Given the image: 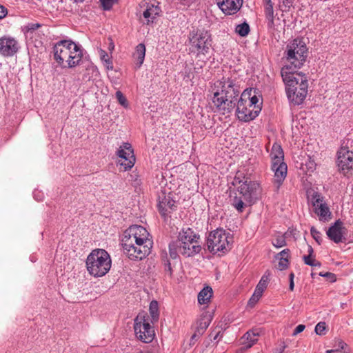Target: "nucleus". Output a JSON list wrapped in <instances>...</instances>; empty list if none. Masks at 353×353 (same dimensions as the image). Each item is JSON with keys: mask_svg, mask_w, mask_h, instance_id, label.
Returning <instances> with one entry per match:
<instances>
[{"mask_svg": "<svg viewBox=\"0 0 353 353\" xmlns=\"http://www.w3.org/2000/svg\"><path fill=\"white\" fill-rule=\"evenodd\" d=\"M213 97L212 102L216 111L222 114H230L236 108V114L239 120L248 122L254 119L259 114L261 108H250L246 103L249 99L248 92L240 95L239 85L235 79L223 77L216 81L212 86Z\"/></svg>", "mask_w": 353, "mask_h": 353, "instance_id": "f257e3e1", "label": "nucleus"}, {"mask_svg": "<svg viewBox=\"0 0 353 353\" xmlns=\"http://www.w3.org/2000/svg\"><path fill=\"white\" fill-rule=\"evenodd\" d=\"M123 253L131 260H141L148 256L152 247L149 232L141 225H132L125 232L121 240Z\"/></svg>", "mask_w": 353, "mask_h": 353, "instance_id": "f03ea898", "label": "nucleus"}, {"mask_svg": "<svg viewBox=\"0 0 353 353\" xmlns=\"http://www.w3.org/2000/svg\"><path fill=\"white\" fill-rule=\"evenodd\" d=\"M281 74L285 85L286 94L289 101L294 105L303 103L307 94V77L301 72L290 70L288 66H283Z\"/></svg>", "mask_w": 353, "mask_h": 353, "instance_id": "7ed1b4c3", "label": "nucleus"}, {"mask_svg": "<svg viewBox=\"0 0 353 353\" xmlns=\"http://www.w3.org/2000/svg\"><path fill=\"white\" fill-rule=\"evenodd\" d=\"M240 196H234L230 199L231 205L239 212H242L247 205H251L258 199L261 193L260 184L256 181H245L237 189Z\"/></svg>", "mask_w": 353, "mask_h": 353, "instance_id": "20e7f679", "label": "nucleus"}, {"mask_svg": "<svg viewBox=\"0 0 353 353\" xmlns=\"http://www.w3.org/2000/svg\"><path fill=\"white\" fill-rule=\"evenodd\" d=\"M308 48L301 37H297L289 41L284 52V58L287 61L285 66L290 70L301 68L306 61Z\"/></svg>", "mask_w": 353, "mask_h": 353, "instance_id": "39448f33", "label": "nucleus"}, {"mask_svg": "<svg viewBox=\"0 0 353 353\" xmlns=\"http://www.w3.org/2000/svg\"><path fill=\"white\" fill-rule=\"evenodd\" d=\"M85 263L87 270L90 275L101 277L109 272L112 261L107 251L96 249L88 254Z\"/></svg>", "mask_w": 353, "mask_h": 353, "instance_id": "423d86ee", "label": "nucleus"}, {"mask_svg": "<svg viewBox=\"0 0 353 353\" xmlns=\"http://www.w3.org/2000/svg\"><path fill=\"white\" fill-rule=\"evenodd\" d=\"M189 54L195 55L196 58L205 56L212 47L210 33L204 30H192L188 36Z\"/></svg>", "mask_w": 353, "mask_h": 353, "instance_id": "0eeeda50", "label": "nucleus"}, {"mask_svg": "<svg viewBox=\"0 0 353 353\" xmlns=\"http://www.w3.org/2000/svg\"><path fill=\"white\" fill-rule=\"evenodd\" d=\"M232 241L233 237L230 233L222 228H218L209 233L206 245L208 250L213 254H224L232 249Z\"/></svg>", "mask_w": 353, "mask_h": 353, "instance_id": "6e6552de", "label": "nucleus"}, {"mask_svg": "<svg viewBox=\"0 0 353 353\" xmlns=\"http://www.w3.org/2000/svg\"><path fill=\"white\" fill-rule=\"evenodd\" d=\"M150 317L144 313H139L134 319V330L137 339L148 343L153 341L155 333L150 324Z\"/></svg>", "mask_w": 353, "mask_h": 353, "instance_id": "1a4fd4ad", "label": "nucleus"}, {"mask_svg": "<svg viewBox=\"0 0 353 353\" xmlns=\"http://www.w3.org/2000/svg\"><path fill=\"white\" fill-rule=\"evenodd\" d=\"M73 44L71 39H63L57 41L53 47L54 59L62 68H66L65 63Z\"/></svg>", "mask_w": 353, "mask_h": 353, "instance_id": "9d476101", "label": "nucleus"}, {"mask_svg": "<svg viewBox=\"0 0 353 353\" xmlns=\"http://www.w3.org/2000/svg\"><path fill=\"white\" fill-rule=\"evenodd\" d=\"M157 206L160 214L165 220L170 218L171 214L177 208L172 194L169 192L166 194L164 192H161L159 194Z\"/></svg>", "mask_w": 353, "mask_h": 353, "instance_id": "9b49d317", "label": "nucleus"}, {"mask_svg": "<svg viewBox=\"0 0 353 353\" xmlns=\"http://www.w3.org/2000/svg\"><path fill=\"white\" fill-rule=\"evenodd\" d=\"M337 165L344 175L353 170V152L347 146L341 145L337 152Z\"/></svg>", "mask_w": 353, "mask_h": 353, "instance_id": "f8f14e48", "label": "nucleus"}, {"mask_svg": "<svg viewBox=\"0 0 353 353\" xmlns=\"http://www.w3.org/2000/svg\"><path fill=\"white\" fill-rule=\"evenodd\" d=\"M21 48L19 41L10 35L0 37V55L3 57H12L16 55Z\"/></svg>", "mask_w": 353, "mask_h": 353, "instance_id": "ddd939ff", "label": "nucleus"}, {"mask_svg": "<svg viewBox=\"0 0 353 353\" xmlns=\"http://www.w3.org/2000/svg\"><path fill=\"white\" fill-rule=\"evenodd\" d=\"M117 154L121 159L119 164L123 168V171H127L134 166L135 157L130 143L128 142L123 143L118 150Z\"/></svg>", "mask_w": 353, "mask_h": 353, "instance_id": "4468645a", "label": "nucleus"}, {"mask_svg": "<svg viewBox=\"0 0 353 353\" xmlns=\"http://www.w3.org/2000/svg\"><path fill=\"white\" fill-rule=\"evenodd\" d=\"M311 201L314 212L318 215L319 220L321 221H328L331 218L332 214L324 201L323 196L320 193L315 192L312 196Z\"/></svg>", "mask_w": 353, "mask_h": 353, "instance_id": "2eb2a0df", "label": "nucleus"}, {"mask_svg": "<svg viewBox=\"0 0 353 353\" xmlns=\"http://www.w3.org/2000/svg\"><path fill=\"white\" fill-rule=\"evenodd\" d=\"M272 170L274 172L273 184L278 192L287 176L288 167L285 163H272Z\"/></svg>", "mask_w": 353, "mask_h": 353, "instance_id": "dca6fc26", "label": "nucleus"}, {"mask_svg": "<svg viewBox=\"0 0 353 353\" xmlns=\"http://www.w3.org/2000/svg\"><path fill=\"white\" fill-rule=\"evenodd\" d=\"M217 6L225 15L236 14L243 5V0H216Z\"/></svg>", "mask_w": 353, "mask_h": 353, "instance_id": "f3484780", "label": "nucleus"}, {"mask_svg": "<svg viewBox=\"0 0 353 353\" xmlns=\"http://www.w3.org/2000/svg\"><path fill=\"white\" fill-rule=\"evenodd\" d=\"M213 319V313L210 312H203L193 325L194 336H201L210 324Z\"/></svg>", "mask_w": 353, "mask_h": 353, "instance_id": "a211bd4d", "label": "nucleus"}, {"mask_svg": "<svg viewBox=\"0 0 353 353\" xmlns=\"http://www.w3.org/2000/svg\"><path fill=\"white\" fill-rule=\"evenodd\" d=\"M345 230L343 222L338 219L329 228L326 234L330 240L336 243H339L343 241V236Z\"/></svg>", "mask_w": 353, "mask_h": 353, "instance_id": "6ab92c4d", "label": "nucleus"}, {"mask_svg": "<svg viewBox=\"0 0 353 353\" xmlns=\"http://www.w3.org/2000/svg\"><path fill=\"white\" fill-rule=\"evenodd\" d=\"M83 50L81 45L74 42L68 57L66 67L71 68L79 65L83 58Z\"/></svg>", "mask_w": 353, "mask_h": 353, "instance_id": "aec40b11", "label": "nucleus"}, {"mask_svg": "<svg viewBox=\"0 0 353 353\" xmlns=\"http://www.w3.org/2000/svg\"><path fill=\"white\" fill-rule=\"evenodd\" d=\"M179 245V253L185 257H190L199 253L201 250L199 241L195 243H190L187 242H177Z\"/></svg>", "mask_w": 353, "mask_h": 353, "instance_id": "412c9836", "label": "nucleus"}, {"mask_svg": "<svg viewBox=\"0 0 353 353\" xmlns=\"http://www.w3.org/2000/svg\"><path fill=\"white\" fill-rule=\"evenodd\" d=\"M161 11V10L159 5H155L152 2L147 3L146 9L143 13V16L146 21V23H152L157 17L159 15Z\"/></svg>", "mask_w": 353, "mask_h": 353, "instance_id": "4be33fe9", "label": "nucleus"}, {"mask_svg": "<svg viewBox=\"0 0 353 353\" xmlns=\"http://www.w3.org/2000/svg\"><path fill=\"white\" fill-rule=\"evenodd\" d=\"M199 239V235L196 234L192 229L187 228L185 229H183L182 231L179 232L178 240L174 241L195 243V242H197Z\"/></svg>", "mask_w": 353, "mask_h": 353, "instance_id": "5701e85b", "label": "nucleus"}, {"mask_svg": "<svg viewBox=\"0 0 353 353\" xmlns=\"http://www.w3.org/2000/svg\"><path fill=\"white\" fill-rule=\"evenodd\" d=\"M259 336V332L257 330H249L241 338V343L246 348H250L256 343Z\"/></svg>", "mask_w": 353, "mask_h": 353, "instance_id": "b1692460", "label": "nucleus"}, {"mask_svg": "<svg viewBox=\"0 0 353 353\" xmlns=\"http://www.w3.org/2000/svg\"><path fill=\"white\" fill-rule=\"evenodd\" d=\"M272 160V163H285L284 160V154L281 146L278 143H274L271 152L270 154Z\"/></svg>", "mask_w": 353, "mask_h": 353, "instance_id": "393cba45", "label": "nucleus"}, {"mask_svg": "<svg viewBox=\"0 0 353 353\" xmlns=\"http://www.w3.org/2000/svg\"><path fill=\"white\" fill-rule=\"evenodd\" d=\"M213 291L211 287L203 288L198 294V302L199 304H208L212 296Z\"/></svg>", "mask_w": 353, "mask_h": 353, "instance_id": "a878e982", "label": "nucleus"}, {"mask_svg": "<svg viewBox=\"0 0 353 353\" xmlns=\"http://www.w3.org/2000/svg\"><path fill=\"white\" fill-rule=\"evenodd\" d=\"M145 55V46L143 43H139L136 47L135 52L134 54V58L137 59V65L140 68L143 64Z\"/></svg>", "mask_w": 353, "mask_h": 353, "instance_id": "bb28decb", "label": "nucleus"}, {"mask_svg": "<svg viewBox=\"0 0 353 353\" xmlns=\"http://www.w3.org/2000/svg\"><path fill=\"white\" fill-rule=\"evenodd\" d=\"M270 273L269 272H266L261 278L259 283L257 284L254 292L263 294L264 290L266 289L268 286V283L270 281Z\"/></svg>", "mask_w": 353, "mask_h": 353, "instance_id": "cd10ccee", "label": "nucleus"}, {"mask_svg": "<svg viewBox=\"0 0 353 353\" xmlns=\"http://www.w3.org/2000/svg\"><path fill=\"white\" fill-rule=\"evenodd\" d=\"M252 89H246L243 92H248L249 94V99H246V103L249 105L250 108H253L256 110V108H261L259 105H257L259 102V99L256 95L252 96Z\"/></svg>", "mask_w": 353, "mask_h": 353, "instance_id": "c85d7f7f", "label": "nucleus"}, {"mask_svg": "<svg viewBox=\"0 0 353 353\" xmlns=\"http://www.w3.org/2000/svg\"><path fill=\"white\" fill-rule=\"evenodd\" d=\"M265 17L269 23L272 25L274 23V9L271 0H267L265 9Z\"/></svg>", "mask_w": 353, "mask_h": 353, "instance_id": "c756f323", "label": "nucleus"}, {"mask_svg": "<svg viewBox=\"0 0 353 353\" xmlns=\"http://www.w3.org/2000/svg\"><path fill=\"white\" fill-rule=\"evenodd\" d=\"M250 26L247 22L239 24L235 28V32L241 37H245L250 32Z\"/></svg>", "mask_w": 353, "mask_h": 353, "instance_id": "7c9ffc66", "label": "nucleus"}, {"mask_svg": "<svg viewBox=\"0 0 353 353\" xmlns=\"http://www.w3.org/2000/svg\"><path fill=\"white\" fill-rule=\"evenodd\" d=\"M179 245L175 241H172L169 244V254L171 259H176L179 257Z\"/></svg>", "mask_w": 353, "mask_h": 353, "instance_id": "2f4dec72", "label": "nucleus"}, {"mask_svg": "<svg viewBox=\"0 0 353 353\" xmlns=\"http://www.w3.org/2000/svg\"><path fill=\"white\" fill-rule=\"evenodd\" d=\"M164 256H165V257L163 259V261L165 274L169 278H172L173 274V266L170 261L167 259V253H165Z\"/></svg>", "mask_w": 353, "mask_h": 353, "instance_id": "473e14b6", "label": "nucleus"}, {"mask_svg": "<svg viewBox=\"0 0 353 353\" xmlns=\"http://www.w3.org/2000/svg\"><path fill=\"white\" fill-rule=\"evenodd\" d=\"M150 313L153 321H157L159 319V308L157 301H152L150 304Z\"/></svg>", "mask_w": 353, "mask_h": 353, "instance_id": "72a5a7b5", "label": "nucleus"}, {"mask_svg": "<svg viewBox=\"0 0 353 353\" xmlns=\"http://www.w3.org/2000/svg\"><path fill=\"white\" fill-rule=\"evenodd\" d=\"M279 9L282 12H288L292 6L294 0H279Z\"/></svg>", "mask_w": 353, "mask_h": 353, "instance_id": "f704fd0d", "label": "nucleus"}, {"mask_svg": "<svg viewBox=\"0 0 353 353\" xmlns=\"http://www.w3.org/2000/svg\"><path fill=\"white\" fill-rule=\"evenodd\" d=\"M312 256L304 255L303 257L304 263L311 267H321V263Z\"/></svg>", "mask_w": 353, "mask_h": 353, "instance_id": "c9c22d12", "label": "nucleus"}, {"mask_svg": "<svg viewBox=\"0 0 353 353\" xmlns=\"http://www.w3.org/2000/svg\"><path fill=\"white\" fill-rule=\"evenodd\" d=\"M272 245L277 248H282L286 245L285 238L283 235L277 236L272 241Z\"/></svg>", "mask_w": 353, "mask_h": 353, "instance_id": "e433bc0d", "label": "nucleus"}, {"mask_svg": "<svg viewBox=\"0 0 353 353\" xmlns=\"http://www.w3.org/2000/svg\"><path fill=\"white\" fill-rule=\"evenodd\" d=\"M115 97L118 101V102L123 107L126 108L128 105V101L125 97L121 91H117L115 93Z\"/></svg>", "mask_w": 353, "mask_h": 353, "instance_id": "4c0bfd02", "label": "nucleus"}, {"mask_svg": "<svg viewBox=\"0 0 353 353\" xmlns=\"http://www.w3.org/2000/svg\"><path fill=\"white\" fill-rule=\"evenodd\" d=\"M245 176H243V174L241 172H237L232 181L233 185H241V184H242L245 181Z\"/></svg>", "mask_w": 353, "mask_h": 353, "instance_id": "58836bf2", "label": "nucleus"}, {"mask_svg": "<svg viewBox=\"0 0 353 353\" xmlns=\"http://www.w3.org/2000/svg\"><path fill=\"white\" fill-rule=\"evenodd\" d=\"M278 263V269L281 271L286 270L290 264L289 259L286 258H279Z\"/></svg>", "mask_w": 353, "mask_h": 353, "instance_id": "ea45409f", "label": "nucleus"}, {"mask_svg": "<svg viewBox=\"0 0 353 353\" xmlns=\"http://www.w3.org/2000/svg\"><path fill=\"white\" fill-rule=\"evenodd\" d=\"M105 10H110L117 0H99Z\"/></svg>", "mask_w": 353, "mask_h": 353, "instance_id": "a19ab883", "label": "nucleus"}, {"mask_svg": "<svg viewBox=\"0 0 353 353\" xmlns=\"http://www.w3.org/2000/svg\"><path fill=\"white\" fill-rule=\"evenodd\" d=\"M310 232L314 239L319 243L321 244L322 241L321 234L314 227H312Z\"/></svg>", "mask_w": 353, "mask_h": 353, "instance_id": "79ce46f5", "label": "nucleus"}, {"mask_svg": "<svg viewBox=\"0 0 353 353\" xmlns=\"http://www.w3.org/2000/svg\"><path fill=\"white\" fill-rule=\"evenodd\" d=\"M262 296L261 294L254 292L252 296L250 297V299L248 301V305L252 307L260 299V298Z\"/></svg>", "mask_w": 353, "mask_h": 353, "instance_id": "37998d69", "label": "nucleus"}, {"mask_svg": "<svg viewBox=\"0 0 353 353\" xmlns=\"http://www.w3.org/2000/svg\"><path fill=\"white\" fill-rule=\"evenodd\" d=\"M325 329H326V323L325 322H319L315 326L314 331L316 334L323 335V334H324V331L325 330Z\"/></svg>", "mask_w": 353, "mask_h": 353, "instance_id": "c03bdc74", "label": "nucleus"}, {"mask_svg": "<svg viewBox=\"0 0 353 353\" xmlns=\"http://www.w3.org/2000/svg\"><path fill=\"white\" fill-rule=\"evenodd\" d=\"M335 349L334 350H335V352H339V351H344V352H347L346 350H345V347H347V345L343 341H338L336 343V345H335Z\"/></svg>", "mask_w": 353, "mask_h": 353, "instance_id": "a18cd8bd", "label": "nucleus"}, {"mask_svg": "<svg viewBox=\"0 0 353 353\" xmlns=\"http://www.w3.org/2000/svg\"><path fill=\"white\" fill-rule=\"evenodd\" d=\"M319 276L326 278L328 281L332 283L336 281V275L332 272H320Z\"/></svg>", "mask_w": 353, "mask_h": 353, "instance_id": "49530a36", "label": "nucleus"}, {"mask_svg": "<svg viewBox=\"0 0 353 353\" xmlns=\"http://www.w3.org/2000/svg\"><path fill=\"white\" fill-rule=\"evenodd\" d=\"M290 249H284L281 252H280L279 253H278L276 256H275V258L276 259H279V258H286L288 259H289V257H290Z\"/></svg>", "mask_w": 353, "mask_h": 353, "instance_id": "de8ad7c7", "label": "nucleus"}, {"mask_svg": "<svg viewBox=\"0 0 353 353\" xmlns=\"http://www.w3.org/2000/svg\"><path fill=\"white\" fill-rule=\"evenodd\" d=\"M286 348V345L284 341H281L280 343L278 345V347H276L274 352V353H283L285 349Z\"/></svg>", "mask_w": 353, "mask_h": 353, "instance_id": "09e8293b", "label": "nucleus"}, {"mask_svg": "<svg viewBox=\"0 0 353 353\" xmlns=\"http://www.w3.org/2000/svg\"><path fill=\"white\" fill-rule=\"evenodd\" d=\"M87 72H88V74H89L90 73L92 74V75H97L98 73H99V71H98V69L96 66L93 65L92 64L90 65L87 69H86Z\"/></svg>", "mask_w": 353, "mask_h": 353, "instance_id": "8fccbe9b", "label": "nucleus"}, {"mask_svg": "<svg viewBox=\"0 0 353 353\" xmlns=\"http://www.w3.org/2000/svg\"><path fill=\"white\" fill-rule=\"evenodd\" d=\"M221 333V330L220 329L214 330L210 334V337L213 340L216 341L219 339L220 334Z\"/></svg>", "mask_w": 353, "mask_h": 353, "instance_id": "3c124183", "label": "nucleus"}, {"mask_svg": "<svg viewBox=\"0 0 353 353\" xmlns=\"http://www.w3.org/2000/svg\"><path fill=\"white\" fill-rule=\"evenodd\" d=\"M41 25L39 23H28L26 28L28 31H34L38 29Z\"/></svg>", "mask_w": 353, "mask_h": 353, "instance_id": "603ef678", "label": "nucleus"}, {"mask_svg": "<svg viewBox=\"0 0 353 353\" xmlns=\"http://www.w3.org/2000/svg\"><path fill=\"white\" fill-rule=\"evenodd\" d=\"M305 327V326L302 324L297 325L296 327V328L294 329L292 335L295 336V335L302 332L304 330Z\"/></svg>", "mask_w": 353, "mask_h": 353, "instance_id": "864d4df0", "label": "nucleus"}, {"mask_svg": "<svg viewBox=\"0 0 353 353\" xmlns=\"http://www.w3.org/2000/svg\"><path fill=\"white\" fill-rule=\"evenodd\" d=\"M8 14L7 8L0 4V19H3Z\"/></svg>", "mask_w": 353, "mask_h": 353, "instance_id": "5fc2aeb1", "label": "nucleus"}, {"mask_svg": "<svg viewBox=\"0 0 353 353\" xmlns=\"http://www.w3.org/2000/svg\"><path fill=\"white\" fill-rule=\"evenodd\" d=\"M105 65L108 70H113L112 62L110 61L109 58L107 60H105Z\"/></svg>", "mask_w": 353, "mask_h": 353, "instance_id": "6e6d98bb", "label": "nucleus"}, {"mask_svg": "<svg viewBox=\"0 0 353 353\" xmlns=\"http://www.w3.org/2000/svg\"><path fill=\"white\" fill-rule=\"evenodd\" d=\"M40 194V192L39 191H34L33 192V196H34V198L37 200V201H41L42 200V196L39 195Z\"/></svg>", "mask_w": 353, "mask_h": 353, "instance_id": "4d7b16f0", "label": "nucleus"}, {"mask_svg": "<svg viewBox=\"0 0 353 353\" xmlns=\"http://www.w3.org/2000/svg\"><path fill=\"white\" fill-rule=\"evenodd\" d=\"M194 336V333L192 334V336H191V339H190V345H194V343H196V341L199 340V339L201 337V336Z\"/></svg>", "mask_w": 353, "mask_h": 353, "instance_id": "13d9d810", "label": "nucleus"}, {"mask_svg": "<svg viewBox=\"0 0 353 353\" xmlns=\"http://www.w3.org/2000/svg\"><path fill=\"white\" fill-rule=\"evenodd\" d=\"M108 58H109V57L107 52L105 51H102L101 54V60L105 62V60H107Z\"/></svg>", "mask_w": 353, "mask_h": 353, "instance_id": "bf43d9fd", "label": "nucleus"}, {"mask_svg": "<svg viewBox=\"0 0 353 353\" xmlns=\"http://www.w3.org/2000/svg\"><path fill=\"white\" fill-rule=\"evenodd\" d=\"M308 254L307 256H312L314 254V250L311 245H308Z\"/></svg>", "mask_w": 353, "mask_h": 353, "instance_id": "052dcab7", "label": "nucleus"}, {"mask_svg": "<svg viewBox=\"0 0 353 353\" xmlns=\"http://www.w3.org/2000/svg\"><path fill=\"white\" fill-rule=\"evenodd\" d=\"M294 281H290V285H289L290 290V291H293L294 290Z\"/></svg>", "mask_w": 353, "mask_h": 353, "instance_id": "680f3d73", "label": "nucleus"}, {"mask_svg": "<svg viewBox=\"0 0 353 353\" xmlns=\"http://www.w3.org/2000/svg\"><path fill=\"white\" fill-rule=\"evenodd\" d=\"M294 274L293 272H291L289 275L290 281H294Z\"/></svg>", "mask_w": 353, "mask_h": 353, "instance_id": "e2e57ef3", "label": "nucleus"}, {"mask_svg": "<svg viewBox=\"0 0 353 353\" xmlns=\"http://www.w3.org/2000/svg\"><path fill=\"white\" fill-rule=\"evenodd\" d=\"M335 350H327L326 353H335Z\"/></svg>", "mask_w": 353, "mask_h": 353, "instance_id": "0e129e2a", "label": "nucleus"}, {"mask_svg": "<svg viewBox=\"0 0 353 353\" xmlns=\"http://www.w3.org/2000/svg\"><path fill=\"white\" fill-rule=\"evenodd\" d=\"M311 165H310V168L313 170L314 168V165L313 163H310Z\"/></svg>", "mask_w": 353, "mask_h": 353, "instance_id": "69168bd1", "label": "nucleus"}, {"mask_svg": "<svg viewBox=\"0 0 353 353\" xmlns=\"http://www.w3.org/2000/svg\"><path fill=\"white\" fill-rule=\"evenodd\" d=\"M186 77L189 79V78H190L189 74L185 75V76L184 77V79H185Z\"/></svg>", "mask_w": 353, "mask_h": 353, "instance_id": "338daca9", "label": "nucleus"}]
</instances>
